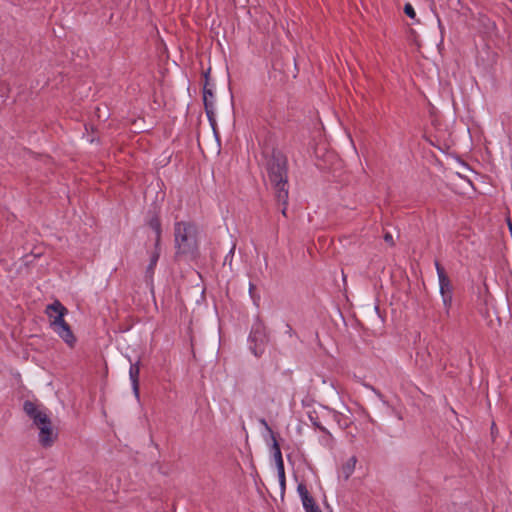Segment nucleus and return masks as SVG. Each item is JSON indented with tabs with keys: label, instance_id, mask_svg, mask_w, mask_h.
<instances>
[{
	"label": "nucleus",
	"instance_id": "obj_1",
	"mask_svg": "<svg viewBox=\"0 0 512 512\" xmlns=\"http://www.w3.org/2000/svg\"><path fill=\"white\" fill-rule=\"evenodd\" d=\"M267 172L278 202L286 205L288 201L287 158L280 152H274L267 162Z\"/></svg>",
	"mask_w": 512,
	"mask_h": 512
},
{
	"label": "nucleus",
	"instance_id": "obj_2",
	"mask_svg": "<svg viewBox=\"0 0 512 512\" xmlns=\"http://www.w3.org/2000/svg\"><path fill=\"white\" fill-rule=\"evenodd\" d=\"M174 237L178 254L193 255L197 250V228L193 223L176 222Z\"/></svg>",
	"mask_w": 512,
	"mask_h": 512
},
{
	"label": "nucleus",
	"instance_id": "obj_3",
	"mask_svg": "<svg viewBox=\"0 0 512 512\" xmlns=\"http://www.w3.org/2000/svg\"><path fill=\"white\" fill-rule=\"evenodd\" d=\"M148 225L155 232V248H158V246L160 245V218H159L158 212L156 211V207H154V210L148 211ZM159 256H160V254H159L158 250L155 249V251L152 252V254L150 256V261H149V264L146 267V271H145V282L151 291L155 306H157V303H156V298H155V291H154L155 286H154L153 277H154V273H155V269H156V266L158 263Z\"/></svg>",
	"mask_w": 512,
	"mask_h": 512
},
{
	"label": "nucleus",
	"instance_id": "obj_4",
	"mask_svg": "<svg viewBox=\"0 0 512 512\" xmlns=\"http://www.w3.org/2000/svg\"><path fill=\"white\" fill-rule=\"evenodd\" d=\"M66 315H55L50 321L52 330L70 347L73 348L77 342L70 325L65 321Z\"/></svg>",
	"mask_w": 512,
	"mask_h": 512
},
{
	"label": "nucleus",
	"instance_id": "obj_5",
	"mask_svg": "<svg viewBox=\"0 0 512 512\" xmlns=\"http://www.w3.org/2000/svg\"><path fill=\"white\" fill-rule=\"evenodd\" d=\"M249 341L250 349L252 350L253 354L257 357L261 356L268 342L265 328L261 323H257L252 327L251 333L249 335Z\"/></svg>",
	"mask_w": 512,
	"mask_h": 512
},
{
	"label": "nucleus",
	"instance_id": "obj_6",
	"mask_svg": "<svg viewBox=\"0 0 512 512\" xmlns=\"http://www.w3.org/2000/svg\"><path fill=\"white\" fill-rule=\"evenodd\" d=\"M23 411L33 421V424L39 430L40 427L46 426L47 424H51V419L49 418V416L44 411L40 410L38 406L30 400L24 401Z\"/></svg>",
	"mask_w": 512,
	"mask_h": 512
},
{
	"label": "nucleus",
	"instance_id": "obj_7",
	"mask_svg": "<svg viewBox=\"0 0 512 512\" xmlns=\"http://www.w3.org/2000/svg\"><path fill=\"white\" fill-rule=\"evenodd\" d=\"M23 411L33 421V424L39 430L40 427L46 426L47 424H51V419L49 418V416L44 411L40 410L38 406L30 400L24 401Z\"/></svg>",
	"mask_w": 512,
	"mask_h": 512
},
{
	"label": "nucleus",
	"instance_id": "obj_8",
	"mask_svg": "<svg viewBox=\"0 0 512 512\" xmlns=\"http://www.w3.org/2000/svg\"><path fill=\"white\" fill-rule=\"evenodd\" d=\"M435 268L438 276L440 295H453L452 283L447 274L445 273L444 268L440 265L438 261H435Z\"/></svg>",
	"mask_w": 512,
	"mask_h": 512
},
{
	"label": "nucleus",
	"instance_id": "obj_9",
	"mask_svg": "<svg viewBox=\"0 0 512 512\" xmlns=\"http://www.w3.org/2000/svg\"><path fill=\"white\" fill-rule=\"evenodd\" d=\"M58 433L54 431L52 423L40 427L38 440L42 447H51L57 439Z\"/></svg>",
	"mask_w": 512,
	"mask_h": 512
},
{
	"label": "nucleus",
	"instance_id": "obj_10",
	"mask_svg": "<svg viewBox=\"0 0 512 512\" xmlns=\"http://www.w3.org/2000/svg\"><path fill=\"white\" fill-rule=\"evenodd\" d=\"M203 103L209 121L213 122L215 116L214 94L212 90L208 88L206 85L203 88Z\"/></svg>",
	"mask_w": 512,
	"mask_h": 512
},
{
	"label": "nucleus",
	"instance_id": "obj_11",
	"mask_svg": "<svg viewBox=\"0 0 512 512\" xmlns=\"http://www.w3.org/2000/svg\"><path fill=\"white\" fill-rule=\"evenodd\" d=\"M45 313L49 319H52V317L55 315H67L68 309L59 300L56 299L51 304L46 306Z\"/></svg>",
	"mask_w": 512,
	"mask_h": 512
},
{
	"label": "nucleus",
	"instance_id": "obj_12",
	"mask_svg": "<svg viewBox=\"0 0 512 512\" xmlns=\"http://www.w3.org/2000/svg\"><path fill=\"white\" fill-rule=\"evenodd\" d=\"M139 365L137 363H132L129 368V377L131 380L133 392L136 395V397L139 396Z\"/></svg>",
	"mask_w": 512,
	"mask_h": 512
},
{
	"label": "nucleus",
	"instance_id": "obj_13",
	"mask_svg": "<svg viewBox=\"0 0 512 512\" xmlns=\"http://www.w3.org/2000/svg\"><path fill=\"white\" fill-rule=\"evenodd\" d=\"M356 463L357 458L355 456H352L343 464L341 468V474L343 475L345 480H347L353 474Z\"/></svg>",
	"mask_w": 512,
	"mask_h": 512
},
{
	"label": "nucleus",
	"instance_id": "obj_14",
	"mask_svg": "<svg viewBox=\"0 0 512 512\" xmlns=\"http://www.w3.org/2000/svg\"><path fill=\"white\" fill-rule=\"evenodd\" d=\"M271 440H272V448H273L274 457H275L277 466L284 465L283 459H282L281 450H280V446H279V444H278V442L276 440V437L272 436Z\"/></svg>",
	"mask_w": 512,
	"mask_h": 512
},
{
	"label": "nucleus",
	"instance_id": "obj_15",
	"mask_svg": "<svg viewBox=\"0 0 512 512\" xmlns=\"http://www.w3.org/2000/svg\"><path fill=\"white\" fill-rule=\"evenodd\" d=\"M297 492L301 498L302 504L308 503L313 497L309 494L305 484L300 483L297 486Z\"/></svg>",
	"mask_w": 512,
	"mask_h": 512
},
{
	"label": "nucleus",
	"instance_id": "obj_16",
	"mask_svg": "<svg viewBox=\"0 0 512 512\" xmlns=\"http://www.w3.org/2000/svg\"><path fill=\"white\" fill-rule=\"evenodd\" d=\"M441 299L445 315L448 317L450 316V310L453 304V295H441Z\"/></svg>",
	"mask_w": 512,
	"mask_h": 512
},
{
	"label": "nucleus",
	"instance_id": "obj_17",
	"mask_svg": "<svg viewBox=\"0 0 512 512\" xmlns=\"http://www.w3.org/2000/svg\"><path fill=\"white\" fill-rule=\"evenodd\" d=\"M302 505L306 512H322L319 506L315 503L314 499Z\"/></svg>",
	"mask_w": 512,
	"mask_h": 512
},
{
	"label": "nucleus",
	"instance_id": "obj_18",
	"mask_svg": "<svg viewBox=\"0 0 512 512\" xmlns=\"http://www.w3.org/2000/svg\"><path fill=\"white\" fill-rule=\"evenodd\" d=\"M277 471H278L280 486L284 490L285 489V470H284V465L277 466Z\"/></svg>",
	"mask_w": 512,
	"mask_h": 512
},
{
	"label": "nucleus",
	"instance_id": "obj_19",
	"mask_svg": "<svg viewBox=\"0 0 512 512\" xmlns=\"http://www.w3.org/2000/svg\"><path fill=\"white\" fill-rule=\"evenodd\" d=\"M404 12L411 19H414L416 17L415 10H414L413 6L410 3H407L404 6Z\"/></svg>",
	"mask_w": 512,
	"mask_h": 512
},
{
	"label": "nucleus",
	"instance_id": "obj_20",
	"mask_svg": "<svg viewBox=\"0 0 512 512\" xmlns=\"http://www.w3.org/2000/svg\"><path fill=\"white\" fill-rule=\"evenodd\" d=\"M259 422L261 423V425L264 426V428L267 430V432L270 434V437L272 438V436H275L274 435V432L272 431L271 427L269 426V424L267 423V421L264 419V418H261L259 420Z\"/></svg>",
	"mask_w": 512,
	"mask_h": 512
},
{
	"label": "nucleus",
	"instance_id": "obj_21",
	"mask_svg": "<svg viewBox=\"0 0 512 512\" xmlns=\"http://www.w3.org/2000/svg\"><path fill=\"white\" fill-rule=\"evenodd\" d=\"M234 251H235V244L232 246V248L230 249L228 254L225 256L224 263L229 262L231 264L232 258H233V255H234Z\"/></svg>",
	"mask_w": 512,
	"mask_h": 512
},
{
	"label": "nucleus",
	"instance_id": "obj_22",
	"mask_svg": "<svg viewBox=\"0 0 512 512\" xmlns=\"http://www.w3.org/2000/svg\"><path fill=\"white\" fill-rule=\"evenodd\" d=\"M384 240H385V242L389 243L390 245L394 244L393 236L390 233H386L384 235Z\"/></svg>",
	"mask_w": 512,
	"mask_h": 512
},
{
	"label": "nucleus",
	"instance_id": "obj_23",
	"mask_svg": "<svg viewBox=\"0 0 512 512\" xmlns=\"http://www.w3.org/2000/svg\"><path fill=\"white\" fill-rule=\"evenodd\" d=\"M286 333H287L290 337L294 335V330L292 329V327H291L290 325H287Z\"/></svg>",
	"mask_w": 512,
	"mask_h": 512
},
{
	"label": "nucleus",
	"instance_id": "obj_24",
	"mask_svg": "<svg viewBox=\"0 0 512 512\" xmlns=\"http://www.w3.org/2000/svg\"><path fill=\"white\" fill-rule=\"evenodd\" d=\"M313 424L321 431L326 432L325 427L321 426L318 422H313Z\"/></svg>",
	"mask_w": 512,
	"mask_h": 512
},
{
	"label": "nucleus",
	"instance_id": "obj_25",
	"mask_svg": "<svg viewBox=\"0 0 512 512\" xmlns=\"http://www.w3.org/2000/svg\"><path fill=\"white\" fill-rule=\"evenodd\" d=\"M154 191L151 187H149L145 193V197L147 198L149 194H151Z\"/></svg>",
	"mask_w": 512,
	"mask_h": 512
},
{
	"label": "nucleus",
	"instance_id": "obj_26",
	"mask_svg": "<svg viewBox=\"0 0 512 512\" xmlns=\"http://www.w3.org/2000/svg\"><path fill=\"white\" fill-rule=\"evenodd\" d=\"M150 439H151V442H152V443L155 445V447L157 448V447H158V445H157V443H155V442H154V437H153V435H152V434L150 435Z\"/></svg>",
	"mask_w": 512,
	"mask_h": 512
},
{
	"label": "nucleus",
	"instance_id": "obj_27",
	"mask_svg": "<svg viewBox=\"0 0 512 512\" xmlns=\"http://www.w3.org/2000/svg\"><path fill=\"white\" fill-rule=\"evenodd\" d=\"M373 391L377 394V396H378L379 398H381V397H382V394H381L380 392L376 391L375 389H373Z\"/></svg>",
	"mask_w": 512,
	"mask_h": 512
},
{
	"label": "nucleus",
	"instance_id": "obj_28",
	"mask_svg": "<svg viewBox=\"0 0 512 512\" xmlns=\"http://www.w3.org/2000/svg\"><path fill=\"white\" fill-rule=\"evenodd\" d=\"M438 25H439L440 28L442 27L440 19H438Z\"/></svg>",
	"mask_w": 512,
	"mask_h": 512
},
{
	"label": "nucleus",
	"instance_id": "obj_29",
	"mask_svg": "<svg viewBox=\"0 0 512 512\" xmlns=\"http://www.w3.org/2000/svg\"><path fill=\"white\" fill-rule=\"evenodd\" d=\"M285 212H286V208H283V210H282L283 215H285Z\"/></svg>",
	"mask_w": 512,
	"mask_h": 512
},
{
	"label": "nucleus",
	"instance_id": "obj_30",
	"mask_svg": "<svg viewBox=\"0 0 512 512\" xmlns=\"http://www.w3.org/2000/svg\"><path fill=\"white\" fill-rule=\"evenodd\" d=\"M253 287H254L253 284L250 283V289L249 290L251 291L253 289Z\"/></svg>",
	"mask_w": 512,
	"mask_h": 512
}]
</instances>
